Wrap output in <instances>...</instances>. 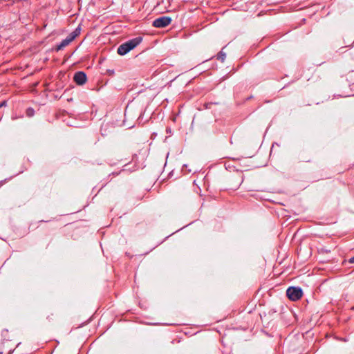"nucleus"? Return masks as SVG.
<instances>
[{"instance_id": "1", "label": "nucleus", "mask_w": 354, "mask_h": 354, "mask_svg": "<svg viewBox=\"0 0 354 354\" xmlns=\"http://www.w3.org/2000/svg\"><path fill=\"white\" fill-rule=\"evenodd\" d=\"M142 41V37H137L132 39H130L121 45L119 46L117 50V53L120 55H124L128 53L129 51L135 48L137 46H138Z\"/></svg>"}, {"instance_id": "2", "label": "nucleus", "mask_w": 354, "mask_h": 354, "mask_svg": "<svg viewBox=\"0 0 354 354\" xmlns=\"http://www.w3.org/2000/svg\"><path fill=\"white\" fill-rule=\"evenodd\" d=\"M303 295L302 289L299 287L291 286L286 290V296L292 301L299 300Z\"/></svg>"}, {"instance_id": "3", "label": "nucleus", "mask_w": 354, "mask_h": 354, "mask_svg": "<svg viewBox=\"0 0 354 354\" xmlns=\"http://www.w3.org/2000/svg\"><path fill=\"white\" fill-rule=\"evenodd\" d=\"M171 17H167V16H162V17L156 19L153 21L152 25H153V26H154L156 28H165L167 26H169L171 24Z\"/></svg>"}, {"instance_id": "4", "label": "nucleus", "mask_w": 354, "mask_h": 354, "mask_svg": "<svg viewBox=\"0 0 354 354\" xmlns=\"http://www.w3.org/2000/svg\"><path fill=\"white\" fill-rule=\"evenodd\" d=\"M74 82L80 86L84 85L87 81V77L84 72H76L73 77Z\"/></svg>"}, {"instance_id": "5", "label": "nucleus", "mask_w": 354, "mask_h": 354, "mask_svg": "<svg viewBox=\"0 0 354 354\" xmlns=\"http://www.w3.org/2000/svg\"><path fill=\"white\" fill-rule=\"evenodd\" d=\"M71 42L69 41V39H68L67 38H66L65 39H63L62 41V42L57 45L54 50L57 52L62 50L64 47L67 46Z\"/></svg>"}, {"instance_id": "6", "label": "nucleus", "mask_w": 354, "mask_h": 354, "mask_svg": "<svg viewBox=\"0 0 354 354\" xmlns=\"http://www.w3.org/2000/svg\"><path fill=\"white\" fill-rule=\"evenodd\" d=\"M225 58H226V54L223 50H221L217 55V59L223 62L225 61Z\"/></svg>"}, {"instance_id": "7", "label": "nucleus", "mask_w": 354, "mask_h": 354, "mask_svg": "<svg viewBox=\"0 0 354 354\" xmlns=\"http://www.w3.org/2000/svg\"><path fill=\"white\" fill-rule=\"evenodd\" d=\"M77 37L76 35L73 33V32H71L69 35L66 37L68 39H69V41H73L75 38Z\"/></svg>"}, {"instance_id": "8", "label": "nucleus", "mask_w": 354, "mask_h": 354, "mask_svg": "<svg viewBox=\"0 0 354 354\" xmlns=\"http://www.w3.org/2000/svg\"><path fill=\"white\" fill-rule=\"evenodd\" d=\"M77 37L76 35L73 33V32H71L69 35L66 37L68 39H69V41H73L75 38Z\"/></svg>"}, {"instance_id": "9", "label": "nucleus", "mask_w": 354, "mask_h": 354, "mask_svg": "<svg viewBox=\"0 0 354 354\" xmlns=\"http://www.w3.org/2000/svg\"><path fill=\"white\" fill-rule=\"evenodd\" d=\"M26 114L28 117H32L34 115V110L32 108H28L26 111Z\"/></svg>"}, {"instance_id": "10", "label": "nucleus", "mask_w": 354, "mask_h": 354, "mask_svg": "<svg viewBox=\"0 0 354 354\" xmlns=\"http://www.w3.org/2000/svg\"><path fill=\"white\" fill-rule=\"evenodd\" d=\"M80 31H81V28L80 26H79L77 28H76L73 32V33H75L76 35V36L77 37L80 34Z\"/></svg>"}, {"instance_id": "11", "label": "nucleus", "mask_w": 354, "mask_h": 354, "mask_svg": "<svg viewBox=\"0 0 354 354\" xmlns=\"http://www.w3.org/2000/svg\"><path fill=\"white\" fill-rule=\"evenodd\" d=\"M348 262L350 263H354V256L349 259Z\"/></svg>"}, {"instance_id": "12", "label": "nucleus", "mask_w": 354, "mask_h": 354, "mask_svg": "<svg viewBox=\"0 0 354 354\" xmlns=\"http://www.w3.org/2000/svg\"><path fill=\"white\" fill-rule=\"evenodd\" d=\"M353 309H354V307L353 308Z\"/></svg>"}]
</instances>
